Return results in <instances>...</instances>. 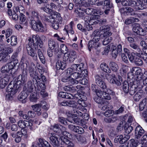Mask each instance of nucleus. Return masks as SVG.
<instances>
[{"label": "nucleus", "instance_id": "obj_1", "mask_svg": "<svg viewBox=\"0 0 147 147\" xmlns=\"http://www.w3.org/2000/svg\"><path fill=\"white\" fill-rule=\"evenodd\" d=\"M29 41L28 45L27 47L28 53L30 56L34 58V59L36 60L37 57L35 51L38 48V45L40 48L43 46V43L40 41V38L38 35H33L32 38L29 37L28 39Z\"/></svg>", "mask_w": 147, "mask_h": 147}, {"label": "nucleus", "instance_id": "obj_2", "mask_svg": "<svg viewBox=\"0 0 147 147\" xmlns=\"http://www.w3.org/2000/svg\"><path fill=\"white\" fill-rule=\"evenodd\" d=\"M17 82H11L7 87L6 90L10 92V95L12 96L18 91L21 85L24 84L27 80V74L26 70L23 69L21 74L17 78Z\"/></svg>", "mask_w": 147, "mask_h": 147}, {"label": "nucleus", "instance_id": "obj_3", "mask_svg": "<svg viewBox=\"0 0 147 147\" xmlns=\"http://www.w3.org/2000/svg\"><path fill=\"white\" fill-rule=\"evenodd\" d=\"M30 24L32 28L36 31L43 32L46 30L45 27L40 21L36 22L35 20H32Z\"/></svg>", "mask_w": 147, "mask_h": 147}, {"label": "nucleus", "instance_id": "obj_4", "mask_svg": "<svg viewBox=\"0 0 147 147\" xmlns=\"http://www.w3.org/2000/svg\"><path fill=\"white\" fill-rule=\"evenodd\" d=\"M101 34V38H110L112 33L109 31L110 26L108 25H103L100 28Z\"/></svg>", "mask_w": 147, "mask_h": 147}, {"label": "nucleus", "instance_id": "obj_5", "mask_svg": "<svg viewBox=\"0 0 147 147\" xmlns=\"http://www.w3.org/2000/svg\"><path fill=\"white\" fill-rule=\"evenodd\" d=\"M99 40L97 38H92V40L89 42L88 44V48L90 51L91 50V49H97V51L98 52L100 51V49H99L100 47V44L98 42Z\"/></svg>", "mask_w": 147, "mask_h": 147}, {"label": "nucleus", "instance_id": "obj_6", "mask_svg": "<svg viewBox=\"0 0 147 147\" xmlns=\"http://www.w3.org/2000/svg\"><path fill=\"white\" fill-rule=\"evenodd\" d=\"M96 78L95 81L97 85L103 89L106 88V86L104 81L103 77L96 76Z\"/></svg>", "mask_w": 147, "mask_h": 147}, {"label": "nucleus", "instance_id": "obj_7", "mask_svg": "<svg viewBox=\"0 0 147 147\" xmlns=\"http://www.w3.org/2000/svg\"><path fill=\"white\" fill-rule=\"evenodd\" d=\"M34 86L37 90H40V94L42 97H45L48 96L47 93L45 91V86L43 84H40L38 85H37V86L35 85Z\"/></svg>", "mask_w": 147, "mask_h": 147}, {"label": "nucleus", "instance_id": "obj_8", "mask_svg": "<svg viewBox=\"0 0 147 147\" xmlns=\"http://www.w3.org/2000/svg\"><path fill=\"white\" fill-rule=\"evenodd\" d=\"M50 140L51 143L54 146H59V142L57 136V135L55 133H51L49 134Z\"/></svg>", "mask_w": 147, "mask_h": 147}, {"label": "nucleus", "instance_id": "obj_9", "mask_svg": "<svg viewBox=\"0 0 147 147\" xmlns=\"http://www.w3.org/2000/svg\"><path fill=\"white\" fill-rule=\"evenodd\" d=\"M68 127L71 130L79 134H81L84 132L83 129L79 126H75L73 125H68Z\"/></svg>", "mask_w": 147, "mask_h": 147}, {"label": "nucleus", "instance_id": "obj_10", "mask_svg": "<svg viewBox=\"0 0 147 147\" xmlns=\"http://www.w3.org/2000/svg\"><path fill=\"white\" fill-rule=\"evenodd\" d=\"M48 46L49 49H54L55 52H57L58 51L59 45L56 43V42L53 39H49L48 41Z\"/></svg>", "mask_w": 147, "mask_h": 147}, {"label": "nucleus", "instance_id": "obj_11", "mask_svg": "<svg viewBox=\"0 0 147 147\" xmlns=\"http://www.w3.org/2000/svg\"><path fill=\"white\" fill-rule=\"evenodd\" d=\"M28 94L24 91H22L18 95V98L23 103L26 102L27 100Z\"/></svg>", "mask_w": 147, "mask_h": 147}, {"label": "nucleus", "instance_id": "obj_12", "mask_svg": "<svg viewBox=\"0 0 147 147\" xmlns=\"http://www.w3.org/2000/svg\"><path fill=\"white\" fill-rule=\"evenodd\" d=\"M130 87L129 89V93L131 95H133L135 92L138 90V88L139 87V88L141 87L139 85L133 82H131L129 85Z\"/></svg>", "mask_w": 147, "mask_h": 147}, {"label": "nucleus", "instance_id": "obj_13", "mask_svg": "<svg viewBox=\"0 0 147 147\" xmlns=\"http://www.w3.org/2000/svg\"><path fill=\"white\" fill-rule=\"evenodd\" d=\"M60 51L61 52L64 54L63 57V60H66L68 55V49L67 46L63 44H62L60 45Z\"/></svg>", "mask_w": 147, "mask_h": 147}, {"label": "nucleus", "instance_id": "obj_14", "mask_svg": "<svg viewBox=\"0 0 147 147\" xmlns=\"http://www.w3.org/2000/svg\"><path fill=\"white\" fill-rule=\"evenodd\" d=\"M144 132V130L140 126H138L135 130L136 137L137 139L140 138L143 134Z\"/></svg>", "mask_w": 147, "mask_h": 147}, {"label": "nucleus", "instance_id": "obj_15", "mask_svg": "<svg viewBox=\"0 0 147 147\" xmlns=\"http://www.w3.org/2000/svg\"><path fill=\"white\" fill-rule=\"evenodd\" d=\"M85 13L88 15H91L95 13L101 15L103 13V12L97 11L96 9L92 8H89L85 9Z\"/></svg>", "mask_w": 147, "mask_h": 147}, {"label": "nucleus", "instance_id": "obj_16", "mask_svg": "<svg viewBox=\"0 0 147 147\" xmlns=\"http://www.w3.org/2000/svg\"><path fill=\"white\" fill-rule=\"evenodd\" d=\"M78 64H74L72 65L71 67L68 68L66 71L67 76L70 75V73H72L74 72L79 70L78 69Z\"/></svg>", "mask_w": 147, "mask_h": 147}, {"label": "nucleus", "instance_id": "obj_17", "mask_svg": "<svg viewBox=\"0 0 147 147\" xmlns=\"http://www.w3.org/2000/svg\"><path fill=\"white\" fill-rule=\"evenodd\" d=\"M68 58H67V59L63 60V61H68V59H69V62H71L76 58V52L74 51H72L70 52H68Z\"/></svg>", "mask_w": 147, "mask_h": 147}, {"label": "nucleus", "instance_id": "obj_18", "mask_svg": "<svg viewBox=\"0 0 147 147\" xmlns=\"http://www.w3.org/2000/svg\"><path fill=\"white\" fill-rule=\"evenodd\" d=\"M75 11L80 18H83L85 16V9L82 7L78 8Z\"/></svg>", "mask_w": 147, "mask_h": 147}, {"label": "nucleus", "instance_id": "obj_19", "mask_svg": "<svg viewBox=\"0 0 147 147\" xmlns=\"http://www.w3.org/2000/svg\"><path fill=\"white\" fill-rule=\"evenodd\" d=\"M63 61V62L61 61H58L56 64V67L57 69H61L62 70L64 69L66 66V61Z\"/></svg>", "mask_w": 147, "mask_h": 147}, {"label": "nucleus", "instance_id": "obj_20", "mask_svg": "<svg viewBox=\"0 0 147 147\" xmlns=\"http://www.w3.org/2000/svg\"><path fill=\"white\" fill-rule=\"evenodd\" d=\"M38 140V144L40 147H51L49 143L44 140L40 138Z\"/></svg>", "mask_w": 147, "mask_h": 147}, {"label": "nucleus", "instance_id": "obj_21", "mask_svg": "<svg viewBox=\"0 0 147 147\" xmlns=\"http://www.w3.org/2000/svg\"><path fill=\"white\" fill-rule=\"evenodd\" d=\"M144 75L143 74H141V75H139L136 76V80L133 82L136 84L140 86L141 84L142 83V80L144 78Z\"/></svg>", "mask_w": 147, "mask_h": 147}, {"label": "nucleus", "instance_id": "obj_22", "mask_svg": "<svg viewBox=\"0 0 147 147\" xmlns=\"http://www.w3.org/2000/svg\"><path fill=\"white\" fill-rule=\"evenodd\" d=\"M35 70V67L34 66V65H33V66L31 65L29 68L30 75L32 77H37L38 78V76L36 74V73Z\"/></svg>", "mask_w": 147, "mask_h": 147}, {"label": "nucleus", "instance_id": "obj_23", "mask_svg": "<svg viewBox=\"0 0 147 147\" xmlns=\"http://www.w3.org/2000/svg\"><path fill=\"white\" fill-rule=\"evenodd\" d=\"M9 80L7 77H5L1 78L0 80V87L2 88H4L7 84Z\"/></svg>", "mask_w": 147, "mask_h": 147}, {"label": "nucleus", "instance_id": "obj_24", "mask_svg": "<svg viewBox=\"0 0 147 147\" xmlns=\"http://www.w3.org/2000/svg\"><path fill=\"white\" fill-rule=\"evenodd\" d=\"M101 69L107 73H110L111 70L110 69L108 65L105 63H102L100 65Z\"/></svg>", "mask_w": 147, "mask_h": 147}, {"label": "nucleus", "instance_id": "obj_25", "mask_svg": "<svg viewBox=\"0 0 147 147\" xmlns=\"http://www.w3.org/2000/svg\"><path fill=\"white\" fill-rule=\"evenodd\" d=\"M101 30L100 29V30H94L93 32L92 36L93 38H96L100 39V36L101 38Z\"/></svg>", "mask_w": 147, "mask_h": 147}, {"label": "nucleus", "instance_id": "obj_26", "mask_svg": "<svg viewBox=\"0 0 147 147\" xmlns=\"http://www.w3.org/2000/svg\"><path fill=\"white\" fill-rule=\"evenodd\" d=\"M78 72H74L72 73H70V75L67 76L69 77L75 79H78L81 78V77H80V71Z\"/></svg>", "mask_w": 147, "mask_h": 147}, {"label": "nucleus", "instance_id": "obj_27", "mask_svg": "<svg viewBox=\"0 0 147 147\" xmlns=\"http://www.w3.org/2000/svg\"><path fill=\"white\" fill-rule=\"evenodd\" d=\"M139 21V20L138 18L130 17L127 19L125 20V23L126 24H129L134 22H138Z\"/></svg>", "mask_w": 147, "mask_h": 147}, {"label": "nucleus", "instance_id": "obj_28", "mask_svg": "<svg viewBox=\"0 0 147 147\" xmlns=\"http://www.w3.org/2000/svg\"><path fill=\"white\" fill-rule=\"evenodd\" d=\"M132 72L133 74H135L136 76L143 74L142 73L141 69L140 68L136 67H133L132 69Z\"/></svg>", "mask_w": 147, "mask_h": 147}, {"label": "nucleus", "instance_id": "obj_29", "mask_svg": "<svg viewBox=\"0 0 147 147\" xmlns=\"http://www.w3.org/2000/svg\"><path fill=\"white\" fill-rule=\"evenodd\" d=\"M66 114L68 117H70L72 116L73 115H75L76 116H82V114L81 112L79 111H77L76 110H74V112L72 111L70 113L69 112L66 113Z\"/></svg>", "mask_w": 147, "mask_h": 147}, {"label": "nucleus", "instance_id": "obj_30", "mask_svg": "<svg viewBox=\"0 0 147 147\" xmlns=\"http://www.w3.org/2000/svg\"><path fill=\"white\" fill-rule=\"evenodd\" d=\"M109 65L110 68L113 71L116 72L118 69V65L115 63L111 61L110 62Z\"/></svg>", "mask_w": 147, "mask_h": 147}, {"label": "nucleus", "instance_id": "obj_31", "mask_svg": "<svg viewBox=\"0 0 147 147\" xmlns=\"http://www.w3.org/2000/svg\"><path fill=\"white\" fill-rule=\"evenodd\" d=\"M18 64V60H16V61H11L10 62L7 63V66H8L10 70L14 69Z\"/></svg>", "mask_w": 147, "mask_h": 147}, {"label": "nucleus", "instance_id": "obj_32", "mask_svg": "<svg viewBox=\"0 0 147 147\" xmlns=\"http://www.w3.org/2000/svg\"><path fill=\"white\" fill-rule=\"evenodd\" d=\"M38 54L40 61L42 63L45 64V58L40 49H39L38 50Z\"/></svg>", "mask_w": 147, "mask_h": 147}, {"label": "nucleus", "instance_id": "obj_33", "mask_svg": "<svg viewBox=\"0 0 147 147\" xmlns=\"http://www.w3.org/2000/svg\"><path fill=\"white\" fill-rule=\"evenodd\" d=\"M122 89L125 93H128L129 91V85L126 81H125L123 82Z\"/></svg>", "mask_w": 147, "mask_h": 147}, {"label": "nucleus", "instance_id": "obj_34", "mask_svg": "<svg viewBox=\"0 0 147 147\" xmlns=\"http://www.w3.org/2000/svg\"><path fill=\"white\" fill-rule=\"evenodd\" d=\"M143 94L142 92L139 91L134 96V100L138 101L141 99Z\"/></svg>", "mask_w": 147, "mask_h": 147}, {"label": "nucleus", "instance_id": "obj_35", "mask_svg": "<svg viewBox=\"0 0 147 147\" xmlns=\"http://www.w3.org/2000/svg\"><path fill=\"white\" fill-rule=\"evenodd\" d=\"M112 56L113 57L115 58L119 53L117 51V46L115 45H113L112 46Z\"/></svg>", "mask_w": 147, "mask_h": 147}, {"label": "nucleus", "instance_id": "obj_36", "mask_svg": "<svg viewBox=\"0 0 147 147\" xmlns=\"http://www.w3.org/2000/svg\"><path fill=\"white\" fill-rule=\"evenodd\" d=\"M128 67L125 65H123L122 68L120 69V73L122 76H123L126 74L128 71Z\"/></svg>", "mask_w": 147, "mask_h": 147}, {"label": "nucleus", "instance_id": "obj_37", "mask_svg": "<svg viewBox=\"0 0 147 147\" xmlns=\"http://www.w3.org/2000/svg\"><path fill=\"white\" fill-rule=\"evenodd\" d=\"M124 129L125 133L128 134L132 131L133 128L132 126L126 124L125 125Z\"/></svg>", "mask_w": 147, "mask_h": 147}, {"label": "nucleus", "instance_id": "obj_38", "mask_svg": "<svg viewBox=\"0 0 147 147\" xmlns=\"http://www.w3.org/2000/svg\"><path fill=\"white\" fill-rule=\"evenodd\" d=\"M60 139L65 144L67 145L68 146H69L71 145V143H73L71 142L67 138L64 136H61Z\"/></svg>", "mask_w": 147, "mask_h": 147}, {"label": "nucleus", "instance_id": "obj_39", "mask_svg": "<svg viewBox=\"0 0 147 147\" xmlns=\"http://www.w3.org/2000/svg\"><path fill=\"white\" fill-rule=\"evenodd\" d=\"M135 52V54H136L139 57L141 56V55H142L143 52L140 48L138 46L137 47L133 50Z\"/></svg>", "mask_w": 147, "mask_h": 147}, {"label": "nucleus", "instance_id": "obj_40", "mask_svg": "<svg viewBox=\"0 0 147 147\" xmlns=\"http://www.w3.org/2000/svg\"><path fill=\"white\" fill-rule=\"evenodd\" d=\"M38 99V96L35 93L31 94L30 97V100L32 102H36L37 100Z\"/></svg>", "mask_w": 147, "mask_h": 147}, {"label": "nucleus", "instance_id": "obj_41", "mask_svg": "<svg viewBox=\"0 0 147 147\" xmlns=\"http://www.w3.org/2000/svg\"><path fill=\"white\" fill-rule=\"evenodd\" d=\"M33 122L32 120L27 121H26V127H28L30 130H32L33 129Z\"/></svg>", "mask_w": 147, "mask_h": 147}, {"label": "nucleus", "instance_id": "obj_42", "mask_svg": "<svg viewBox=\"0 0 147 147\" xmlns=\"http://www.w3.org/2000/svg\"><path fill=\"white\" fill-rule=\"evenodd\" d=\"M41 105L40 104H36L32 106L33 110L35 112H38L41 110Z\"/></svg>", "mask_w": 147, "mask_h": 147}, {"label": "nucleus", "instance_id": "obj_43", "mask_svg": "<svg viewBox=\"0 0 147 147\" xmlns=\"http://www.w3.org/2000/svg\"><path fill=\"white\" fill-rule=\"evenodd\" d=\"M13 51V50L12 49L9 47H7L4 49L2 51L7 57H8L7 56V55L12 52Z\"/></svg>", "mask_w": 147, "mask_h": 147}, {"label": "nucleus", "instance_id": "obj_44", "mask_svg": "<svg viewBox=\"0 0 147 147\" xmlns=\"http://www.w3.org/2000/svg\"><path fill=\"white\" fill-rule=\"evenodd\" d=\"M26 120L24 121L22 120H19L18 122V126L21 128L24 129L26 127Z\"/></svg>", "mask_w": 147, "mask_h": 147}, {"label": "nucleus", "instance_id": "obj_45", "mask_svg": "<svg viewBox=\"0 0 147 147\" xmlns=\"http://www.w3.org/2000/svg\"><path fill=\"white\" fill-rule=\"evenodd\" d=\"M134 62L135 64L138 66H141L143 64V62L141 59L139 58H136L135 59Z\"/></svg>", "mask_w": 147, "mask_h": 147}, {"label": "nucleus", "instance_id": "obj_46", "mask_svg": "<svg viewBox=\"0 0 147 147\" xmlns=\"http://www.w3.org/2000/svg\"><path fill=\"white\" fill-rule=\"evenodd\" d=\"M8 57L6 56L2 51L0 53V61H3L4 62H5L8 59Z\"/></svg>", "mask_w": 147, "mask_h": 147}, {"label": "nucleus", "instance_id": "obj_47", "mask_svg": "<svg viewBox=\"0 0 147 147\" xmlns=\"http://www.w3.org/2000/svg\"><path fill=\"white\" fill-rule=\"evenodd\" d=\"M133 26L132 30L133 31L137 34L140 28L139 24H133Z\"/></svg>", "mask_w": 147, "mask_h": 147}, {"label": "nucleus", "instance_id": "obj_48", "mask_svg": "<svg viewBox=\"0 0 147 147\" xmlns=\"http://www.w3.org/2000/svg\"><path fill=\"white\" fill-rule=\"evenodd\" d=\"M77 139L79 144H85L86 142V139L84 137L79 136L77 137Z\"/></svg>", "mask_w": 147, "mask_h": 147}, {"label": "nucleus", "instance_id": "obj_49", "mask_svg": "<svg viewBox=\"0 0 147 147\" xmlns=\"http://www.w3.org/2000/svg\"><path fill=\"white\" fill-rule=\"evenodd\" d=\"M17 43V37L15 36H12L11 38V44L12 46H15Z\"/></svg>", "mask_w": 147, "mask_h": 147}, {"label": "nucleus", "instance_id": "obj_50", "mask_svg": "<svg viewBox=\"0 0 147 147\" xmlns=\"http://www.w3.org/2000/svg\"><path fill=\"white\" fill-rule=\"evenodd\" d=\"M67 103L68 104V106L73 107H76L78 105V103L74 100H68Z\"/></svg>", "mask_w": 147, "mask_h": 147}, {"label": "nucleus", "instance_id": "obj_51", "mask_svg": "<svg viewBox=\"0 0 147 147\" xmlns=\"http://www.w3.org/2000/svg\"><path fill=\"white\" fill-rule=\"evenodd\" d=\"M98 15H92L90 19V20H89V23L91 24H93L92 23H94L95 22H96V21H94V20H97V19L98 18Z\"/></svg>", "mask_w": 147, "mask_h": 147}, {"label": "nucleus", "instance_id": "obj_52", "mask_svg": "<svg viewBox=\"0 0 147 147\" xmlns=\"http://www.w3.org/2000/svg\"><path fill=\"white\" fill-rule=\"evenodd\" d=\"M27 86L28 91L30 92H31L32 91L33 89V84L31 81H29L28 82Z\"/></svg>", "mask_w": 147, "mask_h": 147}, {"label": "nucleus", "instance_id": "obj_53", "mask_svg": "<svg viewBox=\"0 0 147 147\" xmlns=\"http://www.w3.org/2000/svg\"><path fill=\"white\" fill-rule=\"evenodd\" d=\"M10 71L9 67L7 66V64L3 66L1 69V71L2 73H5V72H9Z\"/></svg>", "mask_w": 147, "mask_h": 147}, {"label": "nucleus", "instance_id": "obj_54", "mask_svg": "<svg viewBox=\"0 0 147 147\" xmlns=\"http://www.w3.org/2000/svg\"><path fill=\"white\" fill-rule=\"evenodd\" d=\"M31 16L33 19L38 20L39 18V14L37 11H34L32 12Z\"/></svg>", "mask_w": 147, "mask_h": 147}, {"label": "nucleus", "instance_id": "obj_55", "mask_svg": "<svg viewBox=\"0 0 147 147\" xmlns=\"http://www.w3.org/2000/svg\"><path fill=\"white\" fill-rule=\"evenodd\" d=\"M102 39H104L102 41V43L103 44L105 45H106L110 43L112 39L111 37L108 38H105Z\"/></svg>", "mask_w": 147, "mask_h": 147}, {"label": "nucleus", "instance_id": "obj_56", "mask_svg": "<svg viewBox=\"0 0 147 147\" xmlns=\"http://www.w3.org/2000/svg\"><path fill=\"white\" fill-rule=\"evenodd\" d=\"M125 106L122 105L117 110L115 111V113L116 114H118L122 113L124 111Z\"/></svg>", "mask_w": 147, "mask_h": 147}, {"label": "nucleus", "instance_id": "obj_57", "mask_svg": "<svg viewBox=\"0 0 147 147\" xmlns=\"http://www.w3.org/2000/svg\"><path fill=\"white\" fill-rule=\"evenodd\" d=\"M54 37L56 38L57 40L61 42H63V41L61 40H64L65 38L63 36H59L57 33L55 34L53 36Z\"/></svg>", "mask_w": 147, "mask_h": 147}, {"label": "nucleus", "instance_id": "obj_58", "mask_svg": "<svg viewBox=\"0 0 147 147\" xmlns=\"http://www.w3.org/2000/svg\"><path fill=\"white\" fill-rule=\"evenodd\" d=\"M48 6H49V5H46L45 7H41V9L43 10L47 13H50L51 11V10L48 7Z\"/></svg>", "mask_w": 147, "mask_h": 147}, {"label": "nucleus", "instance_id": "obj_59", "mask_svg": "<svg viewBox=\"0 0 147 147\" xmlns=\"http://www.w3.org/2000/svg\"><path fill=\"white\" fill-rule=\"evenodd\" d=\"M123 136L122 135H119L117 136L115 138V140L117 142H119L120 143H123V142H122L123 141Z\"/></svg>", "mask_w": 147, "mask_h": 147}, {"label": "nucleus", "instance_id": "obj_60", "mask_svg": "<svg viewBox=\"0 0 147 147\" xmlns=\"http://www.w3.org/2000/svg\"><path fill=\"white\" fill-rule=\"evenodd\" d=\"M61 125L59 124H55L53 126V129L55 132H57L61 129Z\"/></svg>", "mask_w": 147, "mask_h": 147}, {"label": "nucleus", "instance_id": "obj_61", "mask_svg": "<svg viewBox=\"0 0 147 147\" xmlns=\"http://www.w3.org/2000/svg\"><path fill=\"white\" fill-rule=\"evenodd\" d=\"M81 70V71H80V77H81V78L82 77H84L86 75H87L88 71H87L86 69H84L83 70Z\"/></svg>", "mask_w": 147, "mask_h": 147}, {"label": "nucleus", "instance_id": "obj_62", "mask_svg": "<svg viewBox=\"0 0 147 147\" xmlns=\"http://www.w3.org/2000/svg\"><path fill=\"white\" fill-rule=\"evenodd\" d=\"M104 6H107L108 8H111L112 5L110 4L109 0H105L104 1Z\"/></svg>", "mask_w": 147, "mask_h": 147}, {"label": "nucleus", "instance_id": "obj_63", "mask_svg": "<svg viewBox=\"0 0 147 147\" xmlns=\"http://www.w3.org/2000/svg\"><path fill=\"white\" fill-rule=\"evenodd\" d=\"M40 104L41 105V106H42V108L45 109L47 110L49 107V105L45 101L41 102Z\"/></svg>", "mask_w": 147, "mask_h": 147}, {"label": "nucleus", "instance_id": "obj_64", "mask_svg": "<svg viewBox=\"0 0 147 147\" xmlns=\"http://www.w3.org/2000/svg\"><path fill=\"white\" fill-rule=\"evenodd\" d=\"M88 80L85 78L83 77V78L80 79L79 80V82L83 85H86L88 83Z\"/></svg>", "mask_w": 147, "mask_h": 147}]
</instances>
